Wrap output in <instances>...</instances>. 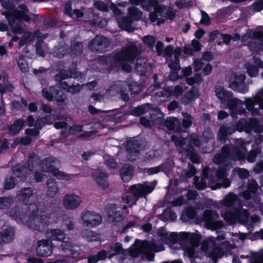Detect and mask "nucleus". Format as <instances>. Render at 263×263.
Listing matches in <instances>:
<instances>
[{
    "mask_svg": "<svg viewBox=\"0 0 263 263\" xmlns=\"http://www.w3.org/2000/svg\"><path fill=\"white\" fill-rule=\"evenodd\" d=\"M250 143L242 139L235 140L234 144L229 146L226 145L221 148V153L216 154L213 157V162L217 164L229 166L232 161L246 159L247 148L246 145Z\"/></svg>",
    "mask_w": 263,
    "mask_h": 263,
    "instance_id": "obj_1",
    "label": "nucleus"
},
{
    "mask_svg": "<svg viewBox=\"0 0 263 263\" xmlns=\"http://www.w3.org/2000/svg\"><path fill=\"white\" fill-rule=\"evenodd\" d=\"M220 203L227 207L232 206L236 203L239 205L237 209L227 211L223 214V218L229 224H234L237 222L242 224L247 223L249 213L247 210L242 209V205L238 196L230 193L220 201Z\"/></svg>",
    "mask_w": 263,
    "mask_h": 263,
    "instance_id": "obj_2",
    "label": "nucleus"
},
{
    "mask_svg": "<svg viewBox=\"0 0 263 263\" xmlns=\"http://www.w3.org/2000/svg\"><path fill=\"white\" fill-rule=\"evenodd\" d=\"M141 51L142 46L140 45H137L135 43L129 44L114 55V65L117 67H121L122 70L125 72H130L132 67L127 63V62L134 61L140 54Z\"/></svg>",
    "mask_w": 263,
    "mask_h": 263,
    "instance_id": "obj_3",
    "label": "nucleus"
},
{
    "mask_svg": "<svg viewBox=\"0 0 263 263\" xmlns=\"http://www.w3.org/2000/svg\"><path fill=\"white\" fill-rule=\"evenodd\" d=\"M199 241L198 235L194 233L181 232L178 234L172 233L168 234L167 243L179 242L184 253L189 257H192L195 254V248L199 245Z\"/></svg>",
    "mask_w": 263,
    "mask_h": 263,
    "instance_id": "obj_4",
    "label": "nucleus"
},
{
    "mask_svg": "<svg viewBox=\"0 0 263 263\" xmlns=\"http://www.w3.org/2000/svg\"><path fill=\"white\" fill-rule=\"evenodd\" d=\"M47 222V216L40 214L37 206L34 211L31 210L29 212L28 217L25 221L28 227L39 231H43L45 229Z\"/></svg>",
    "mask_w": 263,
    "mask_h": 263,
    "instance_id": "obj_5",
    "label": "nucleus"
},
{
    "mask_svg": "<svg viewBox=\"0 0 263 263\" xmlns=\"http://www.w3.org/2000/svg\"><path fill=\"white\" fill-rule=\"evenodd\" d=\"M136 252H131V255L133 257H137L139 253H143L145 254L146 258L148 260L152 261L154 257L153 252L161 251L163 250L164 248L162 245L157 247L153 242L142 241L139 244H136Z\"/></svg>",
    "mask_w": 263,
    "mask_h": 263,
    "instance_id": "obj_6",
    "label": "nucleus"
},
{
    "mask_svg": "<svg viewBox=\"0 0 263 263\" xmlns=\"http://www.w3.org/2000/svg\"><path fill=\"white\" fill-rule=\"evenodd\" d=\"M58 162V160L54 158H47L43 160L41 163V169L44 172H49L54 176L59 179L68 181L73 177V175L66 174L60 171L57 168H52V164Z\"/></svg>",
    "mask_w": 263,
    "mask_h": 263,
    "instance_id": "obj_7",
    "label": "nucleus"
},
{
    "mask_svg": "<svg viewBox=\"0 0 263 263\" xmlns=\"http://www.w3.org/2000/svg\"><path fill=\"white\" fill-rule=\"evenodd\" d=\"M36 209V205L34 203H20L12 208L9 212L11 217L16 220L25 222L31 210L34 211Z\"/></svg>",
    "mask_w": 263,
    "mask_h": 263,
    "instance_id": "obj_8",
    "label": "nucleus"
},
{
    "mask_svg": "<svg viewBox=\"0 0 263 263\" xmlns=\"http://www.w3.org/2000/svg\"><path fill=\"white\" fill-rule=\"evenodd\" d=\"M156 183V181H154L151 183L144 182L142 184H134L129 187L128 192L132 193L137 200L140 197L146 198V195L154 190Z\"/></svg>",
    "mask_w": 263,
    "mask_h": 263,
    "instance_id": "obj_9",
    "label": "nucleus"
},
{
    "mask_svg": "<svg viewBox=\"0 0 263 263\" xmlns=\"http://www.w3.org/2000/svg\"><path fill=\"white\" fill-rule=\"evenodd\" d=\"M154 12L149 13V18L152 22H154L157 19V24L158 25L163 23L164 20L163 18H158L160 16L165 18L173 20L175 16V10L173 8L162 7L158 5L154 6Z\"/></svg>",
    "mask_w": 263,
    "mask_h": 263,
    "instance_id": "obj_10",
    "label": "nucleus"
},
{
    "mask_svg": "<svg viewBox=\"0 0 263 263\" xmlns=\"http://www.w3.org/2000/svg\"><path fill=\"white\" fill-rule=\"evenodd\" d=\"M18 8L20 10H14L11 14L6 11H4L2 13V14L5 15L8 20L10 26H13L14 24L15 20L24 21L26 22H29L31 20L30 16L28 14L29 10L26 5L21 4L19 5Z\"/></svg>",
    "mask_w": 263,
    "mask_h": 263,
    "instance_id": "obj_11",
    "label": "nucleus"
},
{
    "mask_svg": "<svg viewBox=\"0 0 263 263\" xmlns=\"http://www.w3.org/2000/svg\"><path fill=\"white\" fill-rule=\"evenodd\" d=\"M39 162V158L34 153L28 156L27 166L17 164L12 168L13 173L20 178H24L27 174V171H31Z\"/></svg>",
    "mask_w": 263,
    "mask_h": 263,
    "instance_id": "obj_12",
    "label": "nucleus"
},
{
    "mask_svg": "<svg viewBox=\"0 0 263 263\" xmlns=\"http://www.w3.org/2000/svg\"><path fill=\"white\" fill-rule=\"evenodd\" d=\"M218 218V214L215 211L210 210H205L202 216L205 227L212 230H216L223 227V222L217 220Z\"/></svg>",
    "mask_w": 263,
    "mask_h": 263,
    "instance_id": "obj_13",
    "label": "nucleus"
},
{
    "mask_svg": "<svg viewBox=\"0 0 263 263\" xmlns=\"http://www.w3.org/2000/svg\"><path fill=\"white\" fill-rule=\"evenodd\" d=\"M245 103L247 109L251 112L252 116L258 115L259 110L254 108V105L258 104L260 109H263V88L259 89L253 98L246 99Z\"/></svg>",
    "mask_w": 263,
    "mask_h": 263,
    "instance_id": "obj_14",
    "label": "nucleus"
},
{
    "mask_svg": "<svg viewBox=\"0 0 263 263\" xmlns=\"http://www.w3.org/2000/svg\"><path fill=\"white\" fill-rule=\"evenodd\" d=\"M202 173L203 177L201 178L200 179L197 176L194 178V185L198 190H203L206 188L207 184H211L216 181L213 177L214 171H212L209 168H204Z\"/></svg>",
    "mask_w": 263,
    "mask_h": 263,
    "instance_id": "obj_15",
    "label": "nucleus"
},
{
    "mask_svg": "<svg viewBox=\"0 0 263 263\" xmlns=\"http://www.w3.org/2000/svg\"><path fill=\"white\" fill-rule=\"evenodd\" d=\"M109 42L107 38L102 35H97L89 42L88 47L95 52H104L109 46Z\"/></svg>",
    "mask_w": 263,
    "mask_h": 263,
    "instance_id": "obj_16",
    "label": "nucleus"
},
{
    "mask_svg": "<svg viewBox=\"0 0 263 263\" xmlns=\"http://www.w3.org/2000/svg\"><path fill=\"white\" fill-rule=\"evenodd\" d=\"M127 152V158L132 162L137 160L141 152V144L136 140L132 139L128 141L126 143Z\"/></svg>",
    "mask_w": 263,
    "mask_h": 263,
    "instance_id": "obj_17",
    "label": "nucleus"
},
{
    "mask_svg": "<svg viewBox=\"0 0 263 263\" xmlns=\"http://www.w3.org/2000/svg\"><path fill=\"white\" fill-rule=\"evenodd\" d=\"M81 219L83 224L86 227L98 226L102 221V217L99 214L89 211L83 212L81 215Z\"/></svg>",
    "mask_w": 263,
    "mask_h": 263,
    "instance_id": "obj_18",
    "label": "nucleus"
},
{
    "mask_svg": "<svg viewBox=\"0 0 263 263\" xmlns=\"http://www.w3.org/2000/svg\"><path fill=\"white\" fill-rule=\"evenodd\" d=\"M82 202L78 195L70 193L66 194L62 200L63 205L67 210H74L78 208Z\"/></svg>",
    "mask_w": 263,
    "mask_h": 263,
    "instance_id": "obj_19",
    "label": "nucleus"
},
{
    "mask_svg": "<svg viewBox=\"0 0 263 263\" xmlns=\"http://www.w3.org/2000/svg\"><path fill=\"white\" fill-rule=\"evenodd\" d=\"M227 102H228V107L231 110L230 115L233 118H236L238 114L242 115L246 112L243 107V103L241 100L231 98Z\"/></svg>",
    "mask_w": 263,
    "mask_h": 263,
    "instance_id": "obj_20",
    "label": "nucleus"
},
{
    "mask_svg": "<svg viewBox=\"0 0 263 263\" xmlns=\"http://www.w3.org/2000/svg\"><path fill=\"white\" fill-rule=\"evenodd\" d=\"M219 165L221 167V168H219L216 171V173L214 172V174H216V176L214 177H213V178H215V179L216 180L215 181H217L216 179H217L218 180H220L221 179H223L222 180L221 183H216V186L211 185V187L213 190H215L217 188L220 187L221 186L226 188L229 187L230 185V181L228 179L224 178L225 177H226L227 175L226 167H228V166H225L222 164Z\"/></svg>",
    "mask_w": 263,
    "mask_h": 263,
    "instance_id": "obj_21",
    "label": "nucleus"
},
{
    "mask_svg": "<svg viewBox=\"0 0 263 263\" xmlns=\"http://www.w3.org/2000/svg\"><path fill=\"white\" fill-rule=\"evenodd\" d=\"M36 251L39 256H49L52 251V243L51 240L49 239H42L38 241Z\"/></svg>",
    "mask_w": 263,
    "mask_h": 263,
    "instance_id": "obj_22",
    "label": "nucleus"
},
{
    "mask_svg": "<svg viewBox=\"0 0 263 263\" xmlns=\"http://www.w3.org/2000/svg\"><path fill=\"white\" fill-rule=\"evenodd\" d=\"M128 88L129 89H130L128 83L125 82L119 81L112 85L110 87V89L114 90L120 93L121 99L124 101H128L129 100V96L127 93Z\"/></svg>",
    "mask_w": 263,
    "mask_h": 263,
    "instance_id": "obj_23",
    "label": "nucleus"
},
{
    "mask_svg": "<svg viewBox=\"0 0 263 263\" xmlns=\"http://www.w3.org/2000/svg\"><path fill=\"white\" fill-rule=\"evenodd\" d=\"M61 248L64 252L70 253L74 257L80 253L81 249L79 246L73 243L69 238H67L66 240L62 241Z\"/></svg>",
    "mask_w": 263,
    "mask_h": 263,
    "instance_id": "obj_24",
    "label": "nucleus"
},
{
    "mask_svg": "<svg viewBox=\"0 0 263 263\" xmlns=\"http://www.w3.org/2000/svg\"><path fill=\"white\" fill-rule=\"evenodd\" d=\"M215 92L216 97L222 103L232 98V93L227 90L220 83H217L215 85Z\"/></svg>",
    "mask_w": 263,
    "mask_h": 263,
    "instance_id": "obj_25",
    "label": "nucleus"
},
{
    "mask_svg": "<svg viewBox=\"0 0 263 263\" xmlns=\"http://www.w3.org/2000/svg\"><path fill=\"white\" fill-rule=\"evenodd\" d=\"M92 177L101 187L103 189H106L109 186V183L107 180V176L103 172L99 170H95L92 173Z\"/></svg>",
    "mask_w": 263,
    "mask_h": 263,
    "instance_id": "obj_26",
    "label": "nucleus"
},
{
    "mask_svg": "<svg viewBox=\"0 0 263 263\" xmlns=\"http://www.w3.org/2000/svg\"><path fill=\"white\" fill-rule=\"evenodd\" d=\"M81 75V74L77 71L76 69L73 71L62 69L59 70L58 73L54 76V79L60 84L61 82H63L62 80L71 77L78 78Z\"/></svg>",
    "mask_w": 263,
    "mask_h": 263,
    "instance_id": "obj_27",
    "label": "nucleus"
},
{
    "mask_svg": "<svg viewBox=\"0 0 263 263\" xmlns=\"http://www.w3.org/2000/svg\"><path fill=\"white\" fill-rule=\"evenodd\" d=\"M148 112L152 125L162 124L164 116L158 108L154 107L151 104V108Z\"/></svg>",
    "mask_w": 263,
    "mask_h": 263,
    "instance_id": "obj_28",
    "label": "nucleus"
},
{
    "mask_svg": "<svg viewBox=\"0 0 263 263\" xmlns=\"http://www.w3.org/2000/svg\"><path fill=\"white\" fill-rule=\"evenodd\" d=\"M123 220L122 214L118 212L114 205L109 207L107 211V220L109 222L117 223Z\"/></svg>",
    "mask_w": 263,
    "mask_h": 263,
    "instance_id": "obj_29",
    "label": "nucleus"
},
{
    "mask_svg": "<svg viewBox=\"0 0 263 263\" xmlns=\"http://www.w3.org/2000/svg\"><path fill=\"white\" fill-rule=\"evenodd\" d=\"M199 95V90L195 87H193L191 89L184 94L181 98V102L187 105L193 102Z\"/></svg>",
    "mask_w": 263,
    "mask_h": 263,
    "instance_id": "obj_30",
    "label": "nucleus"
},
{
    "mask_svg": "<svg viewBox=\"0 0 263 263\" xmlns=\"http://www.w3.org/2000/svg\"><path fill=\"white\" fill-rule=\"evenodd\" d=\"M40 33V31L39 30L35 31L34 32L29 31L24 32L18 44L19 48L22 47L25 44L31 43L34 40L37 34Z\"/></svg>",
    "mask_w": 263,
    "mask_h": 263,
    "instance_id": "obj_31",
    "label": "nucleus"
},
{
    "mask_svg": "<svg viewBox=\"0 0 263 263\" xmlns=\"http://www.w3.org/2000/svg\"><path fill=\"white\" fill-rule=\"evenodd\" d=\"M235 130L236 128L233 125L231 126H221L218 133V139L222 142H224L227 139V136L232 134L235 132Z\"/></svg>",
    "mask_w": 263,
    "mask_h": 263,
    "instance_id": "obj_32",
    "label": "nucleus"
},
{
    "mask_svg": "<svg viewBox=\"0 0 263 263\" xmlns=\"http://www.w3.org/2000/svg\"><path fill=\"white\" fill-rule=\"evenodd\" d=\"M134 167L129 164H124L120 170L121 176L124 182L129 181L132 178Z\"/></svg>",
    "mask_w": 263,
    "mask_h": 263,
    "instance_id": "obj_33",
    "label": "nucleus"
},
{
    "mask_svg": "<svg viewBox=\"0 0 263 263\" xmlns=\"http://www.w3.org/2000/svg\"><path fill=\"white\" fill-rule=\"evenodd\" d=\"M151 108V104L146 103L141 106L132 108L128 111V114L139 117L144 113L148 112Z\"/></svg>",
    "mask_w": 263,
    "mask_h": 263,
    "instance_id": "obj_34",
    "label": "nucleus"
},
{
    "mask_svg": "<svg viewBox=\"0 0 263 263\" xmlns=\"http://www.w3.org/2000/svg\"><path fill=\"white\" fill-rule=\"evenodd\" d=\"M47 237L51 240L62 241L65 238L64 232L59 229L49 230L46 232Z\"/></svg>",
    "mask_w": 263,
    "mask_h": 263,
    "instance_id": "obj_35",
    "label": "nucleus"
},
{
    "mask_svg": "<svg viewBox=\"0 0 263 263\" xmlns=\"http://www.w3.org/2000/svg\"><path fill=\"white\" fill-rule=\"evenodd\" d=\"M47 190V196L50 198L54 197L59 192L57 183L54 179H49L46 182Z\"/></svg>",
    "mask_w": 263,
    "mask_h": 263,
    "instance_id": "obj_36",
    "label": "nucleus"
},
{
    "mask_svg": "<svg viewBox=\"0 0 263 263\" xmlns=\"http://www.w3.org/2000/svg\"><path fill=\"white\" fill-rule=\"evenodd\" d=\"M0 236L2 240L5 242H9L14 238V230L12 227L4 229L2 230Z\"/></svg>",
    "mask_w": 263,
    "mask_h": 263,
    "instance_id": "obj_37",
    "label": "nucleus"
},
{
    "mask_svg": "<svg viewBox=\"0 0 263 263\" xmlns=\"http://www.w3.org/2000/svg\"><path fill=\"white\" fill-rule=\"evenodd\" d=\"M70 50L72 56H79L81 55L84 50L83 43L74 40L71 42Z\"/></svg>",
    "mask_w": 263,
    "mask_h": 263,
    "instance_id": "obj_38",
    "label": "nucleus"
},
{
    "mask_svg": "<svg viewBox=\"0 0 263 263\" xmlns=\"http://www.w3.org/2000/svg\"><path fill=\"white\" fill-rule=\"evenodd\" d=\"M33 194V190L31 187L22 188L17 192V196L19 199L24 202L28 201Z\"/></svg>",
    "mask_w": 263,
    "mask_h": 263,
    "instance_id": "obj_39",
    "label": "nucleus"
},
{
    "mask_svg": "<svg viewBox=\"0 0 263 263\" xmlns=\"http://www.w3.org/2000/svg\"><path fill=\"white\" fill-rule=\"evenodd\" d=\"M53 125L57 129L64 128L60 132V137L61 139H66L71 134L70 129L66 128L68 124L65 122H57L54 123Z\"/></svg>",
    "mask_w": 263,
    "mask_h": 263,
    "instance_id": "obj_40",
    "label": "nucleus"
},
{
    "mask_svg": "<svg viewBox=\"0 0 263 263\" xmlns=\"http://www.w3.org/2000/svg\"><path fill=\"white\" fill-rule=\"evenodd\" d=\"M162 123L170 130H179L180 129V120L176 118H167Z\"/></svg>",
    "mask_w": 263,
    "mask_h": 263,
    "instance_id": "obj_41",
    "label": "nucleus"
},
{
    "mask_svg": "<svg viewBox=\"0 0 263 263\" xmlns=\"http://www.w3.org/2000/svg\"><path fill=\"white\" fill-rule=\"evenodd\" d=\"M25 125V121L22 119H20L14 121L13 124L10 125L8 127L9 131L12 134H17L23 127Z\"/></svg>",
    "mask_w": 263,
    "mask_h": 263,
    "instance_id": "obj_42",
    "label": "nucleus"
},
{
    "mask_svg": "<svg viewBox=\"0 0 263 263\" xmlns=\"http://www.w3.org/2000/svg\"><path fill=\"white\" fill-rule=\"evenodd\" d=\"M172 96V91L169 87L165 88L156 93V96L160 99L162 102L169 100Z\"/></svg>",
    "mask_w": 263,
    "mask_h": 263,
    "instance_id": "obj_43",
    "label": "nucleus"
},
{
    "mask_svg": "<svg viewBox=\"0 0 263 263\" xmlns=\"http://www.w3.org/2000/svg\"><path fill=\"white\" fill-rule=\"evenodd\" d=\"M195 216V209L192 207H188L183 211L181 219L183 222H187L194 218Z\"/></svg>",
    "mask_w": 263,
    "mask_h": 263,
    "instance_id": "obj_44",
    "label": "nucleus"
},
{
    "mask_svg": "<svg viewBox=\"0 0 263 263\" xmlns=\"http://www.w3.org/2000/svg\"><path fill=\"white\" fill-rule=\"evenodd\" d=\"M107 256V252L105 250H101L96 255H92L88 257V263H97L99 260H104Z\"/></svg>",
    "mask_w": 263,
    "mask_h": 263,
    "instance_id": "obj_45",
    "label": "nucleus"
},
{
    "mask_svg": "<svg viewBox=\"0 0 263 263\" xmlns=\"http://www.w3.org/2000/svg\"><path fill=\"white\" fill-rule=\"evenodd\" d=\"M67 52V46L66 43H62L56 46L53 51V54L55 57L62 58L64 57Z\"/></svg>",
    "mask_w": 263,
    "mask_h": 263,
    "instance_id": "obj_46",
    "label": "nucleus"
},
{
    "mask_svg": "<svg viewBox=\"0 0 263 263\" xmlns=\"http://www.w3.org/2000/svg\"><path fill=\"white\" fill-rule=\"evenodd\" d=\"M60 86L62 89L66 90L67 92H69L72 94L78 93L80 92L81 89V86L79 84L76 85H72L70 86L67 83V82H61L60 84Z\"/></svg>",
    "mask_w": 263,
    "mask_h": 263,
    "instance_id": "obj_47",
    "label": "nucleus"
},
{
    "mask_svg": "<svg viewBox=\"0 0 263 263\" xmlns=\"http://www.w3.org/2000/svg\"><path fill=\"white\" fill-rule=\"evenodd\" d=\"M147 67L146 60L145 59L140 58L137 59L135 69L140 74H143L146 71Z\"/></svg>",
    "mask_w": 263,
    "mask_h": 263,
    "instance_id": "obj_48",
    "label": "nucleus"
},
{
    "mask_svg": "<svg viewBox=\"0 0 263 263\" xmlns=\"http://www.w3.org/2000/svg\"><path fill=\"white\" fill-rule=\"evenodd\" d=\"M82 236L89 241H97L99 239L98 234L88 229H84L81 232Z\"/></svg>",
    "mask_w": 263,
    "mask_h": 263,
    "instance_id": "obj_49",
    "label": "nucleus"
},
{
    "mask_svg": "<svg viewBox=\"0 0 263 263\" xmlns=\"http://www.w3.org/2000/svg\"><path fill=\"white\" fill-rule=\"evenodd\" d=\"M132 21L129 18L122 17L118 21L120 27L128 32H132L134 29L131 25Z\"/></svg>",
    "mask_w": 263,
    "mask_h": 263,
    "instance_id": "obj_50",
    "label": "nucleus"
},
{
    "mask_svg": "<svg viewBox=\"0 0 263 263\" xmlns=\"http://www.w3.org/2000/svg\"><path fill=\"white\" fill-rule=\"evenodd\" d=\"M183 151L186 153V155L193 163L199 162L198 156L195 152L194 148L192 145H189L188 148H183Z\"/></svg>",
    "mask_w": 263,
    "mask_h": 263,
    "instance_id": "obj_51",
    "label": "nucleus"
},
{
    "mask_svg": "<svg viewBox=\"0 0 263 263\" xmlns=\"http://www.w3.org/2000/svg\"><path fill=\"white\" fill-rule=\"evenodd\" d=\"M261 153V150L259 147H253L252 149L248 153L246 158L249 162L253 163L255 161L257 156Z\"/></svg>",
    "mask_w": 263,
    "mask_h": 263,
    "instance_id": "obj_52",
    "label": "nucleus"
},
{
    "mask_svg": "<svg viewBox=\"0 0 263 263\" xmlns=\"http://www.w3.org/2000/svg\"><path fill=\"white\" fill-rule=\"evenodd\" d=\"M107 252L109 254L108 257L110 258L118 254L122 253L123 249L121 244L118 242L116 243L114 245L110 246L108 252Z\"/></svg>",
    "mask_w": 263,
    "mask_h": 263,
    "instance_id": "obj_53",
    "label": "nucleus"
},
{
    "mask_svg": "<svg viewBox=\"0 0 263 263\" xmlns=\"http://www.w3.org/2000/svg\"><path fill=\"white\" fill-rule=\"evenodd\" d=\"M248 126L251 128V132L252 129L256 133H259L262 130V127L259 121L256 118L250 119L248 121Z\"/></svg>",
    "mask_w": 263,
    "mask_h": 263,
    "instance_id": "obj_54",
    "label": "nucleus"
},
{
    "mask_svg": "<svg viewBox=\"0 0 263 263\" xmlns=\"http://www.w3.org/2000/svg\"><path fill=\"white\" fill-rule=\"evenodd\" d=\"M251 39H263V32L255 31L253 32L247 33L242 36V41Z\"/></svg>",
    "mask_w": 263,
    "mask_h": 263,
    "instance_id": "obj_55",
    "label": "nucleus"
},
{
    "mask_svg": "<svg viewBox=\"0 0 263 263\" xmlns=\"http://www.w3.org/2000/svg\"><path fill=\"white\" fill-rule=\"evenodd\" d=\"M183 119L182 120V126L184 128H189L190 127L194 120V118L190 114L185 112H182Z\"/></svg>",
    "mask_w": 263,
    "mask_h": 263,
    "instance_id": "obj_56",
    "label": "nucleus"
},
{
    "mask_svg": "<svg viewBox=\"0 0 263 263\" xmlns=\"http://www.w3.org/2000/svg\"><path fill=\"white\" fill-rule=\"evenodd\" d=\"M224 254V251L222 248L219 247H215L209 252V255L212 258H217L221 257Z\"/></svg>",
    "mask_w": 263,
    "mask_h": 263,
    "instance_id": "obj_57",
    "label": "nucleus"
},
{
    "mask_svg": "<svg viewBox=\"0 0 263 263\" xmlns=\"http://www.w3.org/2000/svg\"><path fill=\"white\" fill-rule=\"evenodd\" d=\"M13 202L11 197H0V209H6L10 206Z\"/></svg>",
    "mask_w": 263,
    "mask_h": 263,
    "instance_id": "obj_58",
    "label": "nucleus"
},
{
    "mask_svg": "<svg viewBox=\"0 0 263 263\" xmlns=\"http://www.w3.org/2000/svg\"><path fill=\"white\" fill-rule=\"evenodd\" d=\"M236 128L239 132L245 130L247 133H251V128L248 126V121H239L236 124Z\"/></svg>",
    "mask_w": 263,
    "mask_h": 263,
    "instance_id": "obj_59",
    "label": "nucleus"
},
{
    "mask_svg": "<svg viewBox=\"0 0 263 263\" xmlns=\"http://www.w3.org/2000/svg\"><path fill=\"white\" fill-rule=\"evenodd\" d=\"M188 141L189 144L186 148H188V146L191 145V144H193L196 147H199L200 146L201 142L199 139V137L198 135L195 133L191 134L190 135Z\"/></svg>",
    "mask_w": 263,
    "mask_h": 263,
    "instance_id": "obj_60",
    "label": "nucleus"
},
{
    "mask_svg": "<svg viewBox=\"0 0 263 263\" xmlns=\"http://www.w3.org/2000/svg\"><path fill=\"white\" fill-rule=\"evenodd\" d=\"M17 183L16 180L13 177L10 176L6 179L4 182V189L7 190L13 189Z\"/></svg>",
    "mask_w": 263,
    "mask_h": 263,
    "instance_id": "obj_61",
    "label": "nucleus"
},
{
    "mask_svg": "<svg viewBox=\"0 0 263 263\" xmlns=\"http://www.w3.org/2000/svg\"><path fill=\"white\" fill-rule=\"evenodd\" d=\"M229 87L234 90H237L241 93H245L248 90V87L244 83L240 84H230Z\"/></svg>",
    "mask_w": 263,
    "mask_h": 263,
    "instance_id": "obj_62",
    "label": "nucleus"
},
{
    "mask_svg": "<svg viewBox=\"0 0 263 263\" xmlns=\"http://www.w3.org/2000/svg\"><path fill=\"white\" fill-rule=\"evenodd\" d=\"M142 41L146 46L148 48H152L154 47L156 40L153 36L148 35L144 36L142 39Z\"/></svg>",
    "mask_w": 263,
    "mask_h": 263,
    "instance_id": "obj_63",
    "label": "nucleus"
},
{
    "mask_svg": "<svg viewBox=\"0 0 263 263\" xmlns=\"http://www.w3.org/2000/svg\"><path fill=\"white\" fill-rule=\"evenodd\" d=\"M248 47L250 51L255 52H258L262 49V44L255 42H249Z\"/></svg>",
    "mask_w": 263,
    "mask_h": 263,
    "instance_id": "obj_64",
    "label": "nucleus"
}]
</instances>
